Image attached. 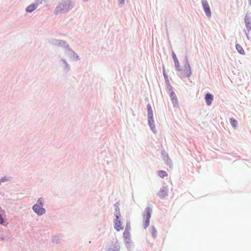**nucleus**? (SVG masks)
Returning a JSON list of instances; mask_svg holds the SVG:
<instances>
[{
	"instance_id": "nucleus-1",
	"label": "nucleus",
	"mask_w": 251,
	"mask_h": 251,
	"mask_svg": "<svg viewBox=\"0 0 251 251\" xmlns=\"http://www.w3.org/2000/svg\"><path fill=\"white\" fill-rule=\"evenodd\" d=\"M43 199L39 198L37 203L33 206V210L38 215H41L45 213L46 210L43 208Z\"/></svg>"
},
{
	"instance_id": "nucleus-2",
	"label": "nucleus",
	"mask_w": 251,
	"mask_h": 251,
	"mask_svg": "<svg viewBox=\"0 0 251 251\" xmlns=\"http://www.w3.org/2000/svg\"><path fill=\"white\" fill-rule=\"evenodd\" d=\"M179 71L180 72V76L181 77H189L191 74V67L188 63H186L185 64L183 69H181V71Z\"/></svg>"
},
{
	"instance_id": "nucleus-3",
	"label": "nucleus",
	"mask_w": 251,
	"mask_h": 251,
	"mask_svg": "<svg viewBox=\"0 0 251 251\" xmlns=\"http://www.w3.org/2000/svg\"><path fill=\"white\" fill-rule=\"evenodd\" d=\"M151 209L150 208H147L145 210V214L144 215V227L147 228L150 224V219L151 218Z\"/></svg>"
},
{
	"instance_id": "nucleus-4",
	"label": "nucleus",
	"mask_w": 251,
	"mask_h": 251,
	"mask_svg": "<svg viewBox=\"0 0 251 251\" xmlns=\"http://www.w3.org/2000/svg\"><path fill=\"white\" fill-rule=\"evenodd\" d=\"M202 4L206 15L208 17L210 16L211 13L207 1L206 0H203Z\"/></svg>"
},
{
	"instance_id": "nucleus-5",
	"label": "nucleus",
	"mask_w": 251,
	"mask_h": 251,
	"mask_svg": "<svg viewBox=\"0 0 251 251\" xmlns=\"http://www.w3.org/2000/svg\"><path fill=\"white\" fill-rule=\"evenodd\" d=\"M116 219L114 220V228L117 231H119L123 229L122 226L121 221L119 220V216L116 215Z\"/></svg>"
},
{
	"instance_id": "nucleus-6",
	"label": "nucleus",
	"mask_w": 251,
	"mask_h": 251,
	"mask_svg": "<svg viewBox=\"0 0 251 251\" xmlns=\"http://www.w3.org/2000/svg\"><path fill=\"white\" fill-rule=\"evenodd\" d=\"M205 100L208 105H211L213 100V96L210 94H207L205 96Z\"/></svg>"
},
{
	"instance_id": "nucleus-7",
	"label": "nucleus",
	"mask_w": 251,
	"mask_h": 251,
	"mask_svg": "<svg viewBox=\"0 0 251 251\" xmlns=\"http://www.w3.org/2000/svg\"><path fill=\"white\" fill-rule=\"evenodd\" d=\"M167 195V191L166 189H162L158 193V196L160 198H164Z\"/></svg>"
},
{
	"instance_id": "nucleus-8",
	"label": "nucleus",
	"mask_w": 251,
	"mask_h": 251,
	"mask_svg": "<svg viewBox=\"0 0 251 251\" xmlns=\"http://www.w3.org/2000/svg\"><path fill=\"white\" fill-rule=\"evenodd\" d=\"M37 7V5L32 4L28 6L26 8V11L27 12H31L34 11Z\"/></svg>"
},
{
	"instance_id": "nucleus-9",
	"label": "nucleus",
	"mask_w": 251,
	"mask_h": 251,
	"mask_svg": "<svg viewBox=\"0 0 251 251\" xmlns=\"http://www.w3.org/2000/svg\"><path fill=\"white\" fill-rule=\"evenodd\" d=\"M149 119H152L153 113L151 106L150 104L147 105Z\"/></svg>"
},
{
	"instance_id": "nucleus-10",
	"label": "nucleus",
	"mask_w": 251,
	"mask_h": 251,
	"mask_svg": "<svg viewBox=\"0 0 251 251\" xmlns=\"http://www.w3.org/2000/svg\"><path fill=\"white\" fill-rule=\"evenodd\" d=\"M236 48L237 51H238V52L239 53H240L241 54H244L245 53V51H244L243 49L239 44L236 45Z\"/></svg>"
},
{
	"instance_id": "nucleus-11",
	"label": "nucleus",
	"mask_w": 251,
	"mask_h": 251,
	"mask_svg": "<svg viewBox=\"0 0 251 251\" xmlns=\"http://www.w3.org/2000/svg\"><path fill=\"white\" fill-rule=\"evenodd\" d=\"M157 174L161 178H163L167 176V173L164 171H159Z\"/></svg>"
},
{
	"instance_id": "nucleus-12",
	"label": "nucleus",
	"mask_w": 251,
	"mask_h": 251,
	"mask_svg": "<svg viewBox=\"0 0 251 251\" xmlns=\"http://www.w3.org/2000/svg\"><path fill=\"white\" fill-rule=\"evenodd\" d=\"M230 124L232 126H233L234 127H235L236 126L237 124V121L236 120H235L233 118H230Z\"/></svg>"
},
{
	"instance_id": "nucleus-13",
	"label": "nucleus",
	"mask_w": 251,
	"mask_h": 251,
	"mask_svg": "<svg viewBox=\"0 0 251 251\" xmlns=\"http://www.w3.org/2000/svg\"><path fill=\"white\" fill-rule=\"evenodd\" d=\"M175 67H176V70L178 71H181V69L180 68L178 61H176V62H175Z\"/></svg>"
},
{
	"instance_id": "nucleus-14",
	"label": "nucleus",
	"mask_w": 251,
	"mask_h": 251,
	"mask_svg": "<svg viewBox=\"0 0 251 251\" xmlns=\"http://www.w3.org/2000/svg\"><path fill=\"white\" fill-rule=\"evenodd\" d=\"M152 122H153L152 119L151 120V119H149V123L150 124V126L151 129L153 130V128H154V126L153 125H152V124L151 123Z\"/></svg>"
},
{
	"instance_id": "nucleus-15",
	"label": "nucleus",
	"mask_w": 251,
	"mask_h": 251,
	"mask_svg": "<svg viewBox=\"0 0 251 251\" xmlns=\"http://www.w3.org/2000/svg\"><path fill=\"white\" fill-rule=\"evenodd\" d=\"M246 25L248 28L250 29L251 28V22H248L247 20H245Z\"/></svg>"
},
{
	"instance_id": "nucleus-16",
	"label": "nucleus",
	"mask_w": 251,
	"mask_h": 251,
	"mask_svg": "<svg viewBox=\"0 0 251 251\" xmlns=\"http://www.w3.org/2000/svg\"><path fill=\"white\" fill-rule=\"evenodd\" d=\"M119 247L118 246L114 247V249L110 248L108 251H119Z\"/></svg>"
},
{
	"instance_id": "nucleus-17",
	"label": "nucleus",
	"mask_w": 251,
	"mask_h": 251,
	"mask_svg": "<svg viewBox=\"0 0 251 251\" xmlns=\"http://www.w3.org/2000/svg\"><path fill=\"white\" fill-rule=\"evenodd\" d=\"M129 233L128 231L125 230L123 233V235L125 238H127L129 236Z\"/></svg>"
},
{
	"instance_id": "nucleus-18",
	"label": "nucleus",
	"mask_w": 251,
	"mask_h": 251,
	"mask_svg": "<svg viewBox=\"0 0 251 251\" xmlns=\"http://www.w3.org/2000/svg\"><path fill=\"white\" fill-rule=\"evenodd\" d=\"M173 58L174 60V62H176V61H178L177 57L174 53H173Z\"/></svg>"
},
{
	"instance_id": "nucleus-19",
	"label": "nucleus",
	"mask_w": 251,
	"mask_h": 251,
	"mask_svg": "<svg viewBox=\"0 0 251 251\" xmlns=\"http://www.w3.org/2000/svg\"><path fill=\"white\" fill-rule=\"evenodd\" d=\"M4 222V220L2 216L0 214V224H2Z\"/></svg>"
},
{
	"instance_id": "nucleus-20",
	"label": "nucleus",
	"mask_w": 251,
	"mask_h": 251,
	"mask_svg": "<svg viewBox=\"0 0 251 251\" xmlns=\"http://www.w3.org/2000/svg\"><path fill=\"white\" fill-rule=\"evenodd\" d=\"M164 76L166 79H168V76L164 72Z\"/></svg>"
},
{
	"instance_id": "nucleus-21",
	"label": "nucleus",
	"mask_w": 251,
	"mask_h": 251,
	"mask_svg": "<svg viewBox=\"0 0 251 251\" xmlns=\"http://www.w3.org/2000/svg\"><path fill=\"white\" fill-rule=\"evenodd\" d=\"M125 0H119V1L120 3H123Z\"/></svg>"
}]
</instances>
